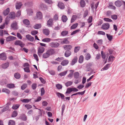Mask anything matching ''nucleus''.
Here are the masks:
<instances>
[{
  "label": "nucleus",
  "instance_id": "nucleus-64",
  "mask_svg": "<svg viewBox=\"0 0 125 125\" xmlns=\"http://www.w3.org/2000/svg\"><path fill=\"white\" fill-rule=\"evenodd\" d=\"M28 15L29 16L32 15L33 14V11L32 10H29L27 12Z\"/></svg>",
  "mask_w": 125,
  "mask_h": 125
},
{
  "label": "nucleus",
  "instance_id": "nucleus-5",
  "mask_svg": "<svg viewBox=\"0 0 125 125\" xmlns=\"http://www.w3.org/2000/svg\"><path fill=\"white\" fill-rule=\"evenodd\" d=\"M36 19H36L37 20H40L42 19V12L39 11L37 12L36 14Z\"/></svg>",
  "mask_w": 125,
  "mask_h": 125
},
{
  "label": "nucleus",
  "instance_id": "nucleus-35",
  "mask_svg": "<svg viewBox=\"0 0 125 125\" xmlns=\"http://www.w3.org/2000/svg\"><path fill=\"white\" fill-rule=\"evenodd\" d=\"M79 73L78 72H75L74 74V78L76 79H77L79 77Z\"/></svg>",
  "mask_w": 125,
  "mask_h": 125
},
{
  "label": "nucleus",
  "instance_id": "nucleus-20",
  "mask_svg": "<svg viewBox=\"0 0 125 125\" xmlns=\"http://www.w3.org/2000/svg\"><path fill=\"white\" fill-rule=\"evenodd\" d=\"M56 94L59 98H61L62 99H64V97H65L63 94L59 92H57L56 93Z\"/></svg>",
  "mask_w": 125,
  "mask_h": 125
},
{
  "label": "nucleus",
  "instance_id": "nucleus-2",
  "mask_svg": "<svg viewBox=\"0 0 125 125\" xmlns=\"http://www.w3.org/2000/svg\"><path fill=\"white\" fill-rule=\"evenodd\" d=\"M15 45H19L22 48L24 46V44L20 40H16L14 43Z\"/></svg>",
  "mask_w": 125,
  "mask_h": 125
},
{
  "label": "nucleus",
  "instance_id": "nucleus-32",
  "mask_svg": "<svg viewBox=\"0 0 125 125\" xmlns=\"http://www.w3.org/2000/svg\"><path fill=\"white\" fill-rule=\"evenodd\" d=\"M14 76L15 78L17 79H19L21 77L20 74L18 73H15L14 74Z\"/></svg>",
  "mask_w": 125,
  "mask_h": 125
},
{
  "label": "nucleus",
  "instance_id": "nucleus-17",
  "mask_svg": "<svg viewBox=\"0 0 125 125\" xmlns=\"http://www.w3.org/2000/svg\"><path fill=\"white\" fill-rule=\"evenodd\" d=\"M42 32L43 33L46 35H48L50 34V31L47 29H45L43 30Z\"/></svg>",
  "mask_w": 125,
  "mask_h": 125
},
{
  "label": "nucleus",
  "instance_id": "nucleus-10",
  "mask_svg": "<svg viewBox=\"0 0 125 125\" xmlns=\"http://www.w3.org/2000/svg\"><path fill=\"white\" fill-rule=\"evenodd\" d=\"M26 37L27 40L31 42H33L34 40V38L29 34L26 35Z\"/></svg>",
  "mask_w": 125,
  "mask_h": 125
},
{
  "label": "nucleus",
  "instance_id": "nucleus-12",
  "mask_svg": "<svg viewBox=\"0 0 125 125\" xmlns=\"http://www.w3.org/2000/svg\"><path fill=\"white\" fill-rule=\"evenodd\" d=\"M78 60V58L77 56H74L71 62L70 63V65H74L75 63H76Z\"/></svg>",
  "mask_w": 125,
  "mask_h": 125
},
{
  "label": "nucleus",
  "instance_id": "nucleus-46",
  "mask_svg": "<svg viewBox=\"0 0 125 125\" xmlns=\"http://www.w3.org/2000/svg\"><path fill=\"white\" fill-rule=\"evenodd\" d=\"M111 64V63L107 64L103 67L104 70H107L109 68L110 66V65Z\"/></svg>",
  "mask_w": 125,
  "mask_h": 125
},
{
  "label": "nucleus",
  "instance_id": "nucleus-30",
  "mask_svg": "<svg viewBox=\"0 0 125 125\" xmlns=\"http://www.w3.org/2000/svg\"><path fill=\"white\" fill-rule=\"evenodd\" d=\"M33 28L35 29H39L41 27V25L40 24H36L34 25Z\"/></svg>",
  "mask_w": 125,
  "mask_h": 125
},
{
  "label": "nucleus",
  "instance_id": "nucleus-9",
  "mask_svg": "<svg viewBox=\"0 0 125 125\" xmlns=\"http://www.w3.org/2000/svg\"><path fill=\"white\" fill-rule=\"evenodd\" d=\"M64 49L66 51H70L72 48V46L70 45H66L63 46Z\"/></svg>",
  "mask_w": 125,
  "mask_h": 125
},
{
  "label": "nucleus",
  "instance_id": "nucleus-49",
  "mask_svg": "<svg viewBox=\"0 0 125 125\" xmlns=\"http://www.w3.org/2000/svg\"><path fill=\"white\" fill-rule=\"evenodd\" d=\"M38 33V31L36 30H32L31 32V33L32 35H35Z\"/></svg>",
  "mask_w": 125,
  "mask_h": 125
},
{
  "label": "nucleus",
  "instance_id": "nucleus-38",
  "mask_svg": "<svg viewBox=\"0 0 125 125\" xmlns=\"http://www.w3.org/2000/svg\"><path fill=\"white\" fill-rule=\"evenodd\" d=\"M81 6L83 8L85 6V3L84 1L83 0H81L80 2Z\"/></svg>",
  "mask_w": 125,
  "mask_h": 125
},
{
  "label": "nucleus",
  "instance_id": "nucleus-23",
  "mask_svg": "<svg viewBox=\"0 0 125 125\" xmlns=\"http://www.w3.org/2000/svg\"><path fill=\"white\" fill-rule=\"evenodd\" d=\"M23 23L26 25H29L30 24V21L28 19H24L23 20Z\"/></svg>",
  "mask_w": 125,
  "mask_h": 125
},
{
  "label": "nucleus",
  "instance_id": "nucleus-15",
  "mask_svg": "<svg viewBox=\"0 0 125 125\" xmlns=\"http://www.w3.org/2000/svg\"><path fill=\"white\" fill-rule=\"evenodd\" d=\"M19 118L23 121H26L27 120L26 116L25 114H22L19 117Z\"/></svg>",
  "mask_w": 125,
  "mask_h": 125
},
{
  "label": "nucleus",
  "instance_id": "nucleus-18",
  "mask_svg": "<svg viewBox=\"0 0 125 125\" xmlns=\"http://www.w3.org/2000/svg\"><path fill=\"white\" fill-rule=\"evenodd\" d=\"M47 51L48 52V53L50 55V56L51 55H52L53 54H54L55 52L53 49H49Z\"/></svg>",
  "mask_w": 125,
  "mask_h": 125
},
{
  "label": "nucleus",
  "instance_id": "nucleus-63",
  "mask_svg": "<svg viewBox=\"0 0 125 125\" xmlns=\"http://www.w3.org/2000/svg\"><path fill=\"white\" fill-rule=\"evenodd\" d=\"M37 86V84L36 83H33L32 84V88L33 90H35Z\"/></svg>",
  "mask_w": 125,
  "mask_h": 125
},
{
  "label": "nucleus",
  "instance_id": "nucleus-27",
  "mask_svg": "<svg viewBox=\"0 0 125 125\" xmlns=\"http://www.w3.org/2000/svg\"><path fill=\"white\" fill-rule=\"evenodd\" d=\"M45 50L44 48L42 47H40L38 50V53H42L44 52Z\"/></svg>",
  "mask_w": 125,
  "mask_h": 125
},
{
  "label": "nucleus",
  "instance_id": "nucleus-3",
  "mask_svg": "<svg viewBox=\"0 0 125 125\" xmlns=\"http://www.w3.org/2000/svg\"><path fill=\"white\" fill-rule=\"evenodd\" d=\"M110 27V25L108 23L103 24L101 28L105 30H107Z\"/></svg>",
  "mask_w": 125,
  "mask_h": 125
},
{
  "label": "nucleus",
  "instance_id": "nucleus-48",
  "mask_svg": "<svg viewBox=\"0 0 125 125\" xmlns=\"http://www.w3.org/2000/svg\"><path fill=\"white\" fill-rule=\"evenodd\" d=\"M78 25V23H75L73 24L71 27V29H73L76 28L77 26Z\"/></svg>",
  "mask_w": 125,
  "mask_h": 125
},
{
  "label": "nucleus",
  "instance_id": "nucleus-54",
  "mask_svg": "<svg viewBox=\"0 0 125 125\" xmlns=\"http://www.w3.org/2000/svg\"><path fill=\"white\" fill-rule=\"evenodd\" d=\"M104 21L106 22H111L113 21L111 19L107 18H104Z\"/></svg>",
  "mask_w": 125,
  "mask_h": 125
},
{
  "label": "nucleus",
  "instance_id": "nucleus-19",
  "mask_svg": "<svg viewBox=\"0 0 125 125\" xmlns=\"http://www.w3.org/2000/svg\"><path fill=\"white\" fill-rule=\"evenodd\" d=\"M22 5V4L21 2H17L16 4V9L19 10L20 9L21 6Z\"/></svg>",
  "mask_w": 125,
  "mask_h": 125
},
{
  "label": "nucleus",
  "instance_id": "nucleus-34",
  "mask_svg": "<svg viewBox=\"0 0 125 125\" xmlns=\"http://www.w3.org/2000/svg\"><path fill=\"white\" fill-rule=\"evenodd\" d=\"M31 99H21L20 100L23 103H27L31 101Z\"/></svg>",
  "mask_w": 125,
  "mask_h": 125
},
{
  "label": "nucleus",
  "instance_id": "nucleus-57",
  "mask_svg": "<svg viewBox=\"0 0 125 125\" xmlns=\"http://www.w3.org/2000/svg\"><path fill=\"white\" fill-rule=\"evenodd\" d=\"M80 30L79 29H77V30H75V31H74L72 32L71 34V35H73L74 34L78 32L79 31H80Z\"/></svg>",
  "mask_w": 125,
  "mask_h": 125
},
{
  "label": "nucleus",
  "instance_id": "nucleus-40",
  "mask_svg": "<svg viewBox=\"0 0 125 125\" xmlns=\"http://www.w3.org/2000/svg\"><path fill=\"white\" fill-rule=\"evenodd\" d=\"M20 105L19 104H15L13 105L12 108L13 109L17 110L19 108Z\"/></svg>",
  "mask_w": 125,
  "mask_h": 125
},
{
  "label": "nucleus",
  "instance_id": "nucleus-50",
  "mask_svg": "<svg viewBox=\"0 0 125 125\" xmlns=\"http://www.w3.org/2000/svg\"><path fill=\"white\" fill-rule=\"evenodd\" d=\"M80 49V46H77L75 47L74 49V52L75 53H77Z\"/></svg>",
  "mask_w": 125,
  "mask_h": 125
},
{
  "label": "nucleus",
  "instance_id": "nucleus-4",
  "mask_svg": "<svg viewBox=\"0 0 125 125\" xmlns=\"http://www.w3.org/2000/svg\"><path fill=\"white\" fill-rule=\"evenodd\" d=\"M50 45L52 48H57L59 46L60 44L57 42H53L50 43Z\"/></svg>",
  "mask_w": 125,
  "mask_h": 125
},
{
  "label": "nucleus",
  "instance_id": "nucleus-24",
  "mask_svg": "<svg viewBox=\"0 0 125 125\" xmlns=\"http://www.w3.org/2000/svg\"><path fill=\"white\" fill-rule=\"evenodd\" d=\"M9 104H10L8 103L6 104V106L2 109L1 111L3 112L8 110L9 108Z\"/></svg>",
  "mask_w": 125,
  "mask_h": 125
},
{
  "label": "nucleus",
  "instance_id": "nucleus-28",
  "mask_svg": "<svg viewBox=\"0 0 125 125\" xmlns=\"http://www.w3.org/2000/svg\"><path fill=\"white\" fill-rule=\"evenodd\" d=\"M69 71L70 72V73L67 75V77L71 78H72L73 76L74 71L73 70H69Z\"/></svg>",
  "mask_w": 125,
  "mask_h": 125
},
{
  "label": "nucleus",
  "instance_id": "nucleus-14",
  "mask_svg": "<svg viewBox=\"0 0 125 125\" xmlns=\"http://www.w3.org/2000/svg\"><path fill=\"white\" fill-rule=\"evenodd\" d=\"M58 6L61 9H63L65 8V6L64 3L62 2L59 1L58 4Z\"/></svg>",
  "mask_w": 125,
  "mask_h": 125
},
{
  "label": "nucleus",
  "instance_id": "nucleus-47",
  "mask_svg": "<svg viewBox=\"0 0 125 125\" xmlns=\"http://www.w3.org/2000/svg\"><path fill=\"white\" fill-rule=\"evenodd\" d=\"M18 115L16 111L15 110L12 113L11 117H16Z\"/></svg>",
  "mask_w": 125,
  "mask_h": 125
},
{
  "label": "nucleus",
  "instance_id": "nucleus-42",
  "mask_svg": "<svg viewBox=\"0 0 125 125\" xmlns=\"http://www.w3.org/2000/svg\"><path fill=\"white\" fill-rule=\"evenodd\" d=\"M15 122L12 120H10L9 121L8 125H15Z\"/></svg>",
  "mask_w": 125,
  "mask_h": 125
},
{
  "label": "nucleus",
  "instance_id": "nucleus-37",
  "mask_svg": "<svg viewBox=\"0 0 125 125\" xmlns=\"http://www.w3.org/2000/svg\"><path fill=\"white\" fill-rule=\"evenodd\" d=\"M77 16L76 15H73L72 16L71 20V22L72 23L76 20Z\"/></svg>",
  "mask_w": 125,
  "mask_h": 125
},
{
  "label": "nucleus",
  "instance_id": "nucleus-16",
  "mask_svg": "<svg viewBox=\"0 0 125 125\" xmlns=\"http://www.w3.org/2000/svg\"><path fill=\"white\" fill-rule=\"evenodd\" d=\"M122 1L119 0H117L115 1V5L117 7H120L122 5Z\"/></svg>",
  "mask_w": 125,
  "mask_h": 125
},
{
  "label": "nucleus",
  "instance_id": "nucleus-43",
  "mask_svg": "<svg viewBox=\"0 0 125 125\" xmlns=\"http://www.w3.org/2000/svg\"><path fill=\"white\" fill-rule=\"evenodd\" d=\"M68 33V31L66 30L62 31L61 33V35L62 36H64L66 35Z\"/></svg>",
  "mask_w": 125,
  "mask_h": 125
},
{
  "label": "nucleus",
  "instance_id": "nucleus-62",
  "mask_svg": "<svg viewBox=\"0 0 125 125\" xmlns=\"http://www.w3.org/2000/svg\"><path fill=\"white\" fill-rule=\"evenodd\" d=\"M103 40L102 39H100L98 40L97 42V43L99 45H101L103 43Z\"/></svg>",
  "mask_w": 125,
  "mask_h": 125
},
{
  "label": "nucleus",
  "instance_id": "nucleus-21",
  "mask_svg": "<svg viewBox=\"0 0 125 125\" xmlns=\"http://www.w3.org/2000/svg\"><path fill=\"white\" fill-rule=\"evenodd\" d=\"M9 12L10 8H8L3 11V14L4 16H6L8 14Z\"/></svg>",
  "mask_w": 125,
  "mask_h": 125
},
{
  "label": "nucleus",
  "instance_id": "nucleus-33",
  "mask_svg": "<svg viewBox=\"0 0 125 125\" xmlns=\"http://www.w3.org/2000/svg\"><path fill=\"white\" fill-rule=\"evenodd\" d=\"M106 36L107 38L110 41H111L113 39V36L112 35H111L110 34H106Z\"/></svg>",
  "mask_w": 125,
  "mask_h": 125
},
{
  "label": "nucleus",
  "instance_id": "nucleus-7",
  "mask_svg": "<svg viewBox=\"0 0 125 125\" xmlns=\"http://www.w3.org/2000/svg\"><path fill=\"white\" fill-rule=\"evenodd\" d=\"M11 27L14 30H16L18 29L17 27V23L16 22H13L11 25Z\"/></svg>",
  "mask_w": 125,
  "mask_h": 125
},
{
  "label": "nucleus",
  "instance_id": "nucleus-29",
  "mask_svg": "<svg viewBox=\"0 0 125 125\" xmlns=\"http://www.w3.org/2000/svg\"><path fill=\"white\" fill-rule=\"evenodd\" d=\"M68 20L66 16L63 15L62 17V20L63 22H65Z\"/></svg>",
  "mask_w": 125,
  "mask_h": 125
},
{
  "label": "nucleus",
  "instance_id": "nucleus-25",
  "mask_svg": "<svg viewBox=\"0 0 125 125\" xmlns=\"http://www.w3.org/2000/svg\"><path fill=\"white\" fill-rule=\"evenodd\" d=\"M71 54V52L70 51H66L64 53V56L66 57H67L70 56Z\"/></svg>",
  "mask_w": 125,
  "mask_h": 125
},
{
  "label": "nucleus",
  "instance_id": "nucleus-55",
  "mask_svg": "<svg viewBox=\"0 0 125 125\" xmlns=\"http://www.w3.org/2000/svg\"><path fill=\"white\" fill-rule=\"evenodd\" d=\"M90 58L91 55L89 53H88L85 56V59L87 60H88Z\"/></svg>",
  "mask_w": 125,
  "mask_h": 125
},
{
  "label": "nucleus",
  "instance_id": "nucleus-22",
  "mask_svg": "<svg viewBox=\"0 0 125 125\" xmlns=\"http://www.w3.org/2000/svg\"><path fill=\"white\" fill-rule=\"evenodd\" d=\"M69 62V61L68 60H65L62 62L61 64L63 66H66L68 64Z\"/></svg>",
  "mask_w": 125,
  "mask_h": 125
},
{
  "label": "nucleus",
  "instance_id": "nucleus-36",
  "mask_svg": "<svg viewBox=\"0 0 125 125\" xmlns=\"http://www.w3.org/2000/svg\"><path fill=\"white\" fill-rule=\"evenodd\" d=\"M83 57L82 55H81L79 57L78 61L80 63H81L83 62Z\"/></svg>",
  "mask_w": 125,
  "mask_h": 125
},
{
  "label": "nucleus",
  "instance_id": "nucleus-1",
  "mask_svg": "<svg viewBox=\"0 0 125 125\" xmlns=\"http://www.w3.org/2000/svg\"><path fill=\"white\" fill-rule=\"evenodd\" d=\"M78 89L74 87L69 88L67 89L65 93L66 94H70L72 92H76L78 91Z\"/></svg>",
  "mask_w": 125,
  "mask_h": 125
},
{
  "label": "nucleus",
  "instance_id": "nucleus-51",
  "mask_svg": "<svg viewBox=\"0 0 125 125\" xmlns=\"http://www.w3.org/2000/svg\"><path fill=\"white\" fill-rule=\"evenodd\" d=\"M115 57L113 56H110L109 57L108 61L109 62H112L114 60L113 59L115 58Z\"/></svg>",
  "mask_w": 125,
  "mask_h": 125
},
{
  "label": "nucleus",
  "instance_id": "nucleus-56",
  "mask_svg": "<svg viewBox=\"0 0 125 125\" xmlns=\"http://www.w3.org/2000/svg\"><path fill=\"white\" fill-rule=\"evenodd\" d=\"M67 73V71L62 72L59 74V75L61 76H63L65 75Z\"/></svg>",
  "mask_w": 125,
  "mask_h": 125
},
{
  "label": "nucleus",
  "instance_id": "nucleus-11",
  "mask_svg": "<svg viewBox=\"0 0 125 125\" xmlns=\"http://www.w3.org/2000/svg\"><path fill=\"white\" fill-rule=\"evenodd\" d=\"M53 19H50L47 21V24L49 27H52L53 25Z\"/></svg>",
  "mask_w": 125,
  "mask_h": 125
},
{
  "label": "nucleus",
  "instance_id": "nucleus-52",
  "mask_svg": "<svg viewBox=\"0 0 125 125\" xmlns=\"http://www.w3.org/2000/svg\"><path fill=\"white\" fill-rule=\"evenodd\" d=\"M65 108V105L64 104H63L62 106V113L61 115L62 116L63 114Z\"/></svg>",
  "mask_w": 125,
  "mask_h": 125
},
{
  "label": "nucleus",
  "instance_id": "nucleus-41",
  "mask_svg": "<svg viewBox=\"0 0 125 125\" xmlns=\"http://www.w3.org/2000/svg\"><path fill=\"white\" fill-rule=\"evenodd\" d=\"M42 41L45 42H49L51 41V39L49 38H46L43 39Z\"/></svg>",
  "mask_w": 125,
  "mask_h": 125
},
{
  "label": "nucleus",
  "instance_id": "nucleus-26",
  "mask_svg": "<svg viewBox=\"0 0 125 125\" xmlns=\"http://www.w3.org/2000/svg\"><path fill=\"white\" fill-rule=\"evenodd\" d=\"M50 55L47 51L46 53H44L42 55L43 57L45 59L47 58L50 56Z\"/></svg>",
  "mask_w": 125,
  "mask_h": 125
},
{
  "label": "nucleus",
  "instance_id": "nucleus-39",
  "mask_svg": "<svg viewBox=\"0 0 125 125\" xmlns=\"http://www.w3.org/2000/svg\"><path fill=\"white\" fill-rule=\"evenodd\" d=\"M73 82L71 81H68L65 83V85L67 87H68L72 85Z\"/></svg>",
  "mask_w": 125,
  "mask_h": 125
},
{
  "label": "nucleus",
  "instance_id": "nucleus-31",
  "mask_svg": "<svg viewBox=\"0 0 125 125\" xmlns=\"http://www.w3.org/2000/svg\"><path fill=\"white\" fill-rule=\"evenodd\" d=\"M9 63L7 62L3 64L2 65V67L3 69H6L9 66Z\"/></svg>",
  "mask_w": 125,
  "mask_h": 125
},
{
  "label": "nucleus",
  "instance_id": "nucleus-59",
  "mask_svg": "<svg viewBox=\"0 0 125 125\" xmlns=\"http://www.w3.org/2000/svg\"><path fill=\"white\" fill-rule=\"evenodd\" d=\"M56 86L57 88L58 89H60L62 88V85L59 84H56Z\"/></svg>",
  "mask_w": 125,
  "mask_h": 125
},
{
  "label": "nucleus",
  "instance_id": "nucleus-58",
  "mask_svg": "<svg viewBox=\"0 0 125 125\" xmlns=\"http://www.w3.org/2000/svg\"><path fill=\"white\" fill-rule=\"evenodd\" d=\"M64 59V58L63 57H58L55 59V61L60 62L62 60H63Z\"/></svg>",
  "mask_w": 125,
  "mask_h": 125
},
{
  "label": "nucleus",
  "instance_id": "nucleus-61",
  "mask_svg": "<svg viewBox=\"0 0 125 125\" xmlns=\"http://www.w3.org/2000/svg\"><path fill=\"white\" fill-rule=\"evenodd\" d=\"M39 79L42 83L43 84H44L46 83V81L42 77H40Z\"/></svg>",
  "mask_w": 125,
  "mask_h": 125
},
{
  "label": "nucleus",
  "instance_id": "nucleus-45",
  "mask_svg": "<svg viewBox=\"0 0 125 125\" xmlns=\"http://www.w3.org/2000/svg\"><path fill=\"white\" fill-rule=\"evenodd\" d=\"M7 86L10 88H13L15 86L14 84L13 83L8 84H7Z\"/></svg>",
  "mask_w": 125,
  "mask_h": 125
},
{
  "label": "nucleus",
  "instance_id": "nucleus-6",
  "mask_svg": "<svg viewBox=\"0 0 125 125\" xmlns=\"http://www.w3.org/2000/svg\"><path fill=\"white\" fill-rule=\"evenodd\" d=\"M7 59V56L5 52H2L0 54V59L2 60H5Z\"/></svg>",
  "mask_w": 125,
  "mask_h": 125
},
{
  "label": "nucleus",
  "instance_id": "nucleus-13",
  "mask_svg": "<svg viewBox=\"0 0 125 125\" xmlns=\"http://www.w3.org/2000/svg\"><path fill=\"white\" fill-rule=\"evenodd\" d=\"M68 38H66L63 39H60L61 40H63V41H61V43L62 44H69L70 42L68 40Z\"/></svg>",
  "mask_w": 125,
  "mask_h": 125
},
{
  "label": "nucleus",
  "instance_id": "nucleus-60",
  "mask_svg": "<svg viewBox=\"0 0 125 125\" xmlns=\"http://www.w3.org/2000/svg\"><path fill=\"white\" fill-rule=\"evenodd\" d=\"M25 72L27 73H30V72L29 68V67H26L24 68Z\"/></svg>",
  "mask_w": 125,
  "mask_h": 125
},
{
  "label": "nucleus",
  "instance_id": "nucleus-53",
  "mask_svg": "<svg viewBox=\"0 0 125 125\" xmlns=\"http://www.w3.org/2000/svg\"><path fill=\"white\" fill-rule=\"evenodd\" d=\"M111 18L113 20H116L117 19V16L115 14L112 15H111Z\"/></svg>",
  "mask_w": 125,
  "mask_h": 125
},
{
  "label": "nucleus",
  "instance_id": "nucleus-8",
  "mask_svg": "<svg viewBox=\"0 0 125 125\" xmlns=\"http://www.w3.org/2000/svg\"><path fill=\"white\" fill-rule=\"evenodd\" d=\"M8 17L11 19H15L16 17L15 12H11L9 15Z\"/></svg>",
  "mask_w": 125,
  "mask_h": 125
},
{
  "label": "nucleus",
  "instance_id": "nucleus-44",
  "mask_svg": "<svg viewBox=\"0 0 125 125\" xmlns=\"http://www.w3.org/2000/svg\"><path fill=\"white\" fill-rule=\"evenodd\" d=\"M2 91L3 92H5L8 94H9L10 92L9 90L6 88H3L2 90Z\"/></svg>",
  "mask_w": 125,
  "mask_h": 125
}]
</instances>
